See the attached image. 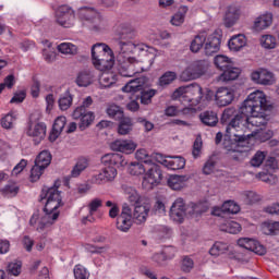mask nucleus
<instances>
[{
  "instance_id": "nucleus-1",
  "label": "nucleus",
  "mask_w": 279,
  "mask_h": 279,
  "mask_svg": "<svg viewBox=\"0 0 279 279\" xmlns=\"http://www.w3.org/2000/svg\"><path fill=\"white\" fill-rule=\"evenodd\" d=\"M271 104L264 92L251 93L239 108L238 114L228 123L223 138L227 151H241L250 136H256L267 125V111Z\"/></svg>"
},
{
  "instance_id": "nucleus-2",
  "label": "nucleus",
  "mask_w": 279,
  "mask_h": 279,
  "mask_svg": "<svg viewBox=\"0 0 279 279\" xmlns=\"http://www.w3.org/2000/svg\"><path fill=\"white\" fill-rule=\"evenodd\" d=\"M100 162L105 167L90 179L92 184H98L99 186L104 184H111V182L117 180V175H119L117 169L128 167L125 156L119 153H109L104 155Z\"/></svg>"
},
{
  "instance_id": "nucleus-3",
  "label": "nucleus",
  "mask_w": 279,
  "mask_h": 279,
  "mask_svg": "<svg viewBox=\"0 0 279 279\" xmlns=\"http://www.w3.org/2000/svg\"><path fill=\"white\" fill-rule=\"evenodd\" d=\"M119 49L117 60L120 75L122 77H134L137 73H143V63L132 57V53H134V43L120 41Z\"/></svg>"
},
{
  "instance_id": "nucleus-4",
  "label": "nucleus",
  "mask_w": 279,
  "mask_h": 279,
  "mask_svg": "<svg viewBox=\"0 0 279 279\" xmlns=\"http://www.w3.org/2000/svg\"><path fill=\"white\" fill-rule=\"evenodd\" d=\"M92 62L97 71H110L114 66V53L106 44L92 47Z\"/></svg>"
},
{
  "instance_id": "nucleus-5",
  "label": "nucleus",
  "mask_w": 279,
  "mask_h": 279,
  "mask_svg": "<svg viewBox=\"0 0 279 279\" xmlns=\"http://www.w3.org/2000/svg\"><path fill=\"white\" fill-rule=\"evenodd\" d=\"M78 19L83 27L90 32H101L106 25L101 13L94 8L83 7L78 10Z\"/></svg>"
},
{
  "instance_id": "nucleus-6",
  "label": "nucleus",
  "mask_w": 279,
  "mask_h": 279,
  "mask_svg": "<svg viewBox=\"0 0 279 279\" xmlns=\"http://www.w3.org/2000/svg\"><path fill=\"white\" fill-rule=\"evenodd\" d=\"M147 88V77L142 76L129 81L123 87L122 93H141V104L144 106H149L151 104V98L156 95V89H145Z\"/></svg>"
},
{
  "instance_id": "nucleus-7",
  "label": "nucleus",
  "mask_w": 279,
  "mask_h": 279,
  "mask_svg": "<svg viewBox=\"0 0 279 279\" xmlns=\"http://www.w3.org/2000/svg\"><path fill=\"white\" fill-rule=\"evenodd\" d=\"M209 63L207 60H199L187 66L180 75L182 82H191L193 80H199L202 75H206Z\"/></svg>"
},
{
  "instance_id": "nucleus-8",
  "label": "nucleus",
  "mask_w": 279,
  "mask_h": 279,
  "mask_svg": "<svg viewBox=\"0 0 279 279\" xmlns=\"http://www.w3.org/2000/svg\"><path fill=\"white\" fill-rule=\"evenodd\" d=\"M160 182H162V170H160V166L156 165V162L148 165L142 181L143 189L145 191H151Z\"/></svg>"
},
{
  "instance_id": "nucleus-9",
  "label": "nucleus",
  "mask_w": 279,
  "mask_h": 279,
  "mask_svg": "<svg viewBox=\"0 0 279 279\" xmlns=\"http://www.w3.org/2000/svg\"><path fill=\"white\" fill-rule=\"evenodd\" d=\"M58 217H60V213L58 211H44L41 217L38 214H34L29 220V225L36 226L38 223L36 228L37 232H45V230L51 228L58 221Z\"/></svg>"
},
{
  "instance_id": "nucleus-10",
  "label": "nucleus",
  "mask_w": 279,
  "mask_h": 279,
  "mask_svg": "<svg viewBox=\"0 0 279 279\" xmlns=\"http://www.w3.org/2000/svg\"><path fill=\"white\" fill-rule=\"evenodd\" d=\"M251 80L254 84H259L260 86H272V84H276V76L272 72L263 68L253 71Z\"/></svg>"
},
{
  "instance_id": "nucleus-11",
  "label": "nucleus",
  "mask_w": 279,
  "mask_h": 279,
  "mask_svg": "<svg viewBox=\"0 0 279 279\" xmlns=\"http://www.w3.org/2000/svg\"><path fill=\"white\" fill-rule=\"evenodd\" d=\"M26 134L33 138L35 145H40V142L45 141V136H47V125L43 122H28Z\"/></svg>"
},
{
  "instance_id": "nucleus-12",
  "label": "nucleus",
  "mask_w": 279,
  "mask_h": 279,
  "mask_svg": "<svg viewBox=\"0 0 279 279\" xmlns=\"http://www.w3.org/2000/svg\"><path fill=\"white\" fill-rule=\"evenodd\" d=\"M57 23L61 27H73L75 25V12L69 5H61L57 11Z\"/></svg>"
},
{
  "instance_id": "nucleus-13",
  "label": "nucleus",
  "mask_w": 279,
  "mask_h": 279,
  "mask_svg": "<svg viewBox=\"0 0 279 279\" xmlns=\"http://www.w3.org/2000/svg\"><path fill=\"white\" fill-rule=\"evenodd\" d=\"M132 223H134L132 208H130L129 204H124L121 214L117 218V228L120 232H128L132 228Z\"/></svg>"
},
{
  "instance_id": "nucleus-14",
  "label": "nucleus",
  "mask_w": 279,
  "mask_h": 279,
  "mask_svg": "<svg viewBox=\"0 0 279 279\" xmlns=\"http://www.w3.org/2000/svg\"><path fill=\"white\" fill-rule=\"evenodd\" d=\"M170 218L175 221V223H183L186 219V203L183 198H177L170 208Z\"/></svg>"
},
{
  "instance_id": "nucleus-15",
  "label": "nucleus",
  "mask_w": 279,
  "mask_h": 279,
  "mask_svg": "<svg viewBox=\"0 0 279 279\" xmlns=\"http://www.w3.org/2000/svg\"><path fill=\"white\" fill-rule=\"evenodd\" d=\"M138 144L132 140H116L110 144L112 151H120L121 154H134Z\"/></svg>"
},
{
  "instance_id": "nucleus-16",
  "label": "nucleus",
  "mask_w": 279,
  "mask_h": 279,
  "mask_svg": "<svg viewBox=\"0 0 279 279\" xmlns=\"http://www.w3.org/2000/svg\"><path fill=\"white\" fill-rule=\"evenodd\" d=\"M238 245L244 250H248V252L258 254V256H265L267 254V248L254 239L241 238L238 240Z\"/></svg>"
},
{
  "instance_id": "nucleus-17",
  "label": "nucleus",
  "mask_w": 279,
  "mask_h": 279,
  "mask_svg": "<svg viewBox=\"0 0 279 279\" xmlns=\"http://www.w3.org/2000/svg\"><path fill=\"white\" fill-rule=\"evenodd\" d=\"M215 101L220 108L230 106L234 101V89L228 87L218 88L215 94Z\"/></svg>"
},
{
  "instance_id": "nucleus-18",
  "label": "nucleus",
  "mask_w": 279,
  "mask_h": 279,
  "mask_svg": "<svg viewBox=\"0 0 279 279\" xmlns=\"http://www.w3.org/2000/svg\"><path fill=\"white\" fill-rule=\"evenodd\" d=\"M151 210V205L149 203H142L141 205H135L132 214L133 223L137 226H143L145 221H147V217H149V213Z\"/></svg>"
},
{
  "instance_id": "nucleus-19",
  "label": "nucleus",
  "mask_w": 279,
  "mask_h": 279,
  "mask_svg": "<svg viewBox=\"0 0 279 279\" xmlns=\"http://www.w3.org/2000/svg\"><path fill=\"white\" fill-rule=\"evenodd\" d=\"M72 117L75 121H80L78 128L82 132L95 121V114L92 111H84V109H75Z\"/></svg>"
},
{
  "instance_id": "nucleus-20",
  "label": "nucleus",
  "mask_w": 279,
  "mask_h": 279,
  "mask_svg": "<svg viewBox=\"0 0 279 279\" xmlns=\"http://www.w3.org/2000/svg\"><path fill=\"white\" fill-rule=\"evenodd\" d=\"M271 23H274V14L266 12L254 20L253 29L255 32H263L271 27Z\"/></svg>"
},
{
  "instance_id": "nucleus-21",
  "label": "nucleus",
  "mask_w": 279,
  "mask_h": 279,
  "mask_svg": "<svg viewBox=\"0 0 279 279\" xmlns=\"http://www.w3.org/2000/svg\"><path fill=\"white\" fill-rule=\"evenodd\" d=\"M75 82L81 88H86L90 86V84L95 82V71L90 69L80 71L77 73Z\"/></svg>"
},
{
  "instance_id": "nucleus-22",
  "label": "nucleus",
  "mask_w": 279,
  "mask_h": 279,
  "mask_svg": "<svg viewBox=\"0 0 279 279\" xmlns=\"http://www.w3.org/2000/svg\"><path fill=\"white\" fill-rule=\"evenodd\" d=\"M65 125H66V117L60 116L54 120L52 130L49 134L50 143H56V141H58V138L62 134V130H64Z\"/></svg>"
},
{
  "instance_id": "nucleus-23",
  "label": "nucleus",
  "mask_w": 279,
  "mask_h": 279,
  "mask_svg": "<svg viewBox=\"0 0 279 279\" xmlns=\"http://www.w3.org/2000/svg\"><path fill=\"white\" fill-rule=\"evenodd\" d=\"M221 47V39L217 35H209L205 41V53L207 56H213L217 53Z\"/></svg>"
},
{
  "instance_id": "nucleus-24",
  "label": "nucleus",
  "mask_w": 279,
  "mask_h": 279,
  "mask_svg": "<svg viewBox=\"0 0 279 279\" xmlns=\"http://www.w3.org/2000/svg\"><path fill=\"white\" fill-rule=\"evenodd\" d=\"M124 195L126 196V199H129L130 204L132 206H140L141 204H145L143 202V196L138 194V191L132 186H123Z\"/></svg>"
},
{
  "instance_id": "nucleus-25",
  "label": "nucleus",
  "mask_w": 279,
  "mask_h": 279,
  "mask_svg": "<svg viewBox=\"0 0 279 279\" xmlns=\"http://www.w3.org/2000/svg\"><path fill=\"white\" fill-rule=\"evenodd\" d=\"M241 75V70L239 68H234L229 65L225 70H222L221 75L218 76V82H232L236 80Z\"/></svg>"
},
{
  "instance_id": "nucleus-26",
  "label": "nucleus",
  "mask_w": 279,
  "mask_h": 279,
  "mask_svg": "<svg viewBox=\"0 0 279 279\" xmlns=\"http://www.w3.org/2000/svg\"><path fill=\"white\" fill-rule=\"evenodd\" d=\"M44 199L50 202H62V195L58 187L44 189L40 194V202H44Z\"/></svg>"
},
{
  "instance_id": "nucleus-27",
  "label": "nucleus",
  "mask_w": 279,
  "mask_h": 279,
  "mask_svg": "<svg viewBox=\"0 0 279 279\" xmlns=\"http://www.w3.org/2000/svg\"><path fill=\"white\" fill-rule=\"evenodd\" d=\"M186 182H189V177L174 174L168 179V186L172 191H181V189L186 186Z\"/></svg>"
},
{
  "instance_id": "nucleus-28",
  "label": "nucleus",
  "mask_w": 279,
  "mask_h": 279,
  "mask_svg": "<svg viewBox=\"0 0 279 279\" xmlns=\"http://www.w3.org/2000/svg\"><path fill=\"white\" fill-rule=\"evenodd\" d=\"M118 77L112 72H104L99 77V85L102 88H114L117 86Z\"/></svg>"
},
{
  "instance_id": "nucleus-29",
  "label": "nucleus",
  "mask_w": 279,
  "mask_h": 279,
  "mask_svg": "<svg viewBox=\"0 0 279 279\" xmlns=\"http://www.w3.org/2000/svg\"><path fill=\"white\" fill-rule=\"evenodd\" d=\"M208 38V33L201 32L198 35L194 37L190 45V49L193 53H198V51L206 45V40Z\"/></svg>"
},
{
  "instance_id": "nucleus-30",
  "label": "nucleus",
  "mask_w": 279,
  "mask_h": 279,
  "mask_svg": "<svg viewBox=\"0 0 279 279\" xmlns=\"http://www.w3.org/2000/svg\"><path fill=\"white\" fill-rule=\"evenodd\" d=\"M194 97H196V99H202V86L197 83L185 86V99L191 102L195 99Z\"/></svg>"
},
{
  "instance_id": "nucleus-31",
  "label": "nucleus",
  "mask_w": 279,
  "mask_h": 279,
  "mask_svg": "<svg viewBox=\"0 0 279 279\" xmlns=\"http://www.w3.org/2000/svg\"><path fill=\"white\" fill-rule=\"evenodd\" d=\"M119 121L118 134H120V136H128V134H131L132 130H134L132 119L122 117Z\"/></svg>"
},
{
  "instance_id": "nucleus-32",
  "label": "nucleus",
  "mask_w": 279,
  "mask_h": 279,
  "mask_svg": "<svg viewBox=\"0 0 279 279\" xmlns=\"http://www.w3.org/2000/svg\"><path fill=\"white\" fill-rule=\"evenodd\" d=\"M199 120L204 125L208 128H215L217 123H219V118H217V113L214 111H204L199 114Z\"/></svg>"
},
{
  "instance_id": "nucleus-33",
  "label": "nucleus",
  "mask_w": 279,
  "mask_h": 279,
  "mask_svg": "<svg viewBox=\"0 0 279 279\" xmlns=\"http://www.w3.org/2000/svg\"><path fill=\"white\" fill-rule=\"evenodd\" d=\"M228 45L230 51H241V49L247 45L245 35H235L231 37Z\"/></svg>"
},
{
  "instance_id": "nucleus-34",
  "label": "nucleus",
  "mask_w": 279,
  "mask_h": 279,
  "mask_svg": "<svg viewBox=\"0 0 279 279\" xmlns=\"http://www.w3.org/2000/svg\"><path fill=\"white\" fill-rule=\"evenodd\" d=\"M88 169V159L80 158L71 170L70 178H80Z\"/></svg>"
},
{
  "instance_id": "nucleus-35",
  "label": "nucleus",
  "mask_w": 279,
  "mask_h": 279,
  "mask_svg": "<svg viewBox=\"0 0 279 279\" xmlns=\"http://www.w3.org/2000/svg\"><path fill=\"white\" fill-rule=\"evenodd\" d=\"M175 80H178V74L173 71H168L159 77L158 86H160L161 88H166V86L173 84Z\"/></svg>"
},
{
  "instance_id": "nucleus-36",
  "label": "nucleus",
  "mask_w": 279,
  "mask_h": 279,
  "mask_svg": "<svg viewBox=\"0 0 279 279\" xmlns=\"http://www.w3.org/2000/svg\"><path fill=\"white\" fill-rule=\"evenodd\" d=\"M119 36L121 40H133V38H136V28H134V26L124 24L121 27Z\"/></svg>"
},
{
  "instance_id": "nucleus-37",
  "label": "nucleus",
  "mask_w": 279,
  "mask_h": 279,
  "mask_svg": "<svg viewBox=\"0 0 279 279\" xmlns=\"http://www.w3.org/2000/svg\"><path fill=\"white\" fill-rule=\"evenodd\" d=\"M35 165H38L39 167H44V169H47V167L51 165V153H49V150L40 151L37 158L35 159Z\"/></svg>"
},
{
  "instance_id": "nucleus-38",
  "label": "nucleus",
  "mask_w": 279,
  "mask_h": 279,
  "mask_svg": "<svg viewBox=\"0 0 279 279\" xmlns=\"http://www.w3.org/2000/svg\"><path fill=\"white\" fill-rule=\"evenodd\" d=\"M148 166H145L138 161L131 162L129 166V173L131 175H145Z\"/></svg>"
},
{
  "instance_id": "nucleus-39",
  "label": "nucleus",
  "mask_w": 279,
  "mask_h": 279,
  "mask_svg": "<svg viewBox=\"0 0 279 279\" xmlns=\"http://www.w3.org/2000/svg\"><path fill=\"white\" fill-rule=\"evenodd\" d=\"M222 232H228L229 234H239L241 231V225L236 221H227L220 226Z\"/></svg>"
},
{
  "instance_id": "nucleus-40",
  "label": "nucleus",
  "mask_w": 279,
  "mask_h": 279,
  "mask_svg": "<svg viewBox=\"0 0 279 279\" xmlns=\"http://www.w3.org/2000/svg\"><path fill=\"white\" fill-rule=\"evenodd\" d=\"M57 49L64 56H76L77 53V46L73 45L72 43H62Z\"/></svg>"
},
{
  "instance_id": "nucleus-41",
  "label": "nucleus",
  "mask_w": 279,
  "mask_h": 279,
  "mask_svg": "<svg viewBox=\"0 0 279 279\" xmlns=\"http://www.w3.org/2000/svg\"><path fill=\"white\" fill-rule=\"evenodd\" d=\"M214 63L216 64L217 69L225 71L232 64V61L227 56L218 54L215 57Z\"/></svg>"
},
{
  "instance_id": "nucleus-42",
  "label": "nucleus",
  "mask_w": 279,
  "mask_h": 279,
  "mask_svg": "<svg viewBox=\"0 0 279 279\" xmlns=\"http://www.w3.org/2000/svg\"><path fill=\"white\" fill-rule=\"evenodd\" d=\"M229 247L228 243L216 242L209 250V254L211 256H221V254H226V252H228Z\"/></svg>"
},
{
  "instance_id": "nucleus-43",
  "label": "nucleus",
  "mask_w": 279,
  "mask_h": 279,
  "mask_svg": "<svg viewBox=\"0 0 279 279\" xmlns=\"http://www.w3.org/2000/svg\"><path fill=\"white\" fill-rule=\"evenodd\" d=\"M241 197L245 204H256L260 202V195L254 191H244L241 193Z\"/></svg>"
},
{
  "instance_id": "nucleus-44",
  "label": "nucleus",
  "mask_w": 279,
  "mask_h": 279,
  "mask_svg": "<svg viewBox=\"0 0 279 279\" xmlns=\"http://www.w3.org/2000/svg\"><path fill=\"white\" fill-rule=\"evenodd\" d=\"M222 211L229 213V215H236L241 211V207L234 201H226L222 204Z\"/></svg>"
},
{
  "instance_id": "nucleus-45",
  "label": "nucleus",
  "mask_w": 279,
  "mask_h": 279,
  "mask_svg": "<svg viewBox=\"0 0 279 279\" xmlns=\"http://www.w3.org/2000/svg\"><path fill=\"white\" fill-rule=\"evenodd\" d=\"M135 158L136 160H141V162H144V165L149 166L153 165L151 162V155L147 153L145 148H140L135 151Z\"/></svg>"
},
{
  "instance_id": "nucleus-46",
  "label": "nucleus",
  "mask_w": 279,
  "mask_h": 279,
  "mask_svg": "<svg viewBox=\"0 0 279 279\" xmlns=\"http://www.w3.org/2000/svg\"><path fill=\"white\" fill-rule=\"evenodd\" d=\"M72 105H73V96H71V94L65 93L59 98L60 110H69Z\"/></svg>"
},
{
  "instance_id": "nucleus-47",
  "label": "nucleus",
  "mask_w": 279,
  "mask_h": 279,
  "mask_svg": "<svg viewBox=\"0 0 279 279\" xmlns=\"http://www.w3.org/2000/svg\"><path fill=\"white\" fill-rule=\"evenodd\" d=\"M15 121H16V116L13 112H11V113H8L5 117H3L0 120V123L4 130H12L14 128Z\"/></svg>"
},
{
  "instance_id": "nucleus-48",
  "label": "nucleus",
  "mask_w": 279,
  "mask_h": 279,
  "mask_svg": "<svg viewBox=\"0 0 279 279\" xmlns=\"http://www.w3.org/2000/svg\"><path fill=\"white\" fill-rule=\"evenodd\" d=\"M180 10H182V11L174 14L171 19V25H174L175 27H180V25H182V23H184V16H185L184 14H186V12H189L187 7H181Z\"/></svg>"
},
{
  "instance_id": "nucleus-49",
  "label": "nucleus",
  "mask_w": 279,
  "mask_h": 279,
  "mask_svg": "<svg viewBox=\"0 0 279 279\" xmlns=\"http://www.w3.org/2000/svg\"><path fill=\"white\" fill-rule=\"evenodd\" d=\"M107 114L108 117H111V119H116V121L123 119V111L121 110V107L117 105H110L107 108Z\"/></svg>"
},
{
  "instance_id": "nucleus-50",
  "label": "nucleus",
  "mask_w": 279,
  "mask_h": 279,
  "mask_svg": "<svg viewBox=\"0 0 279 279\" xmlns=\"http://www.w3.org/2000/svg\"><path fill=\"white\" fill-rule=\"evenodd\" d=\"M20 187L15 183H9L4 187H2L1 192L3 195L8 197H16L19 195Z\"/></svg>"
},
{
  "instance_id": "nucleus-51",
  "label": "nucleus",
  "mask_w": 279,
  "mask_h": 279,
  "mask_svg": "<svg viewBox=\"0 0 279 279\" xmlns=\"http://www.w3.org/2000/svg\"><path fill=\"white\" fill-rule=\"evenodd\" d=\"M203 213L204 210L201 204L191 203L186 205V217H197V215H202Z\"/></svg>"
},
{
  "instance_id": "nucleus-52",
  "label": "nucleus",
  "mask_w": 279,
  "mask_h": 279,
  "mask_svg": "<svg viewBox=\"0 0 279 279\" xmlns=\"http://www.w3.org/2000/svg\"><path fill=\"white\" fill-rule=\"evenodd\" d=\"M73 272H74V278L75 279H88V278H90V272H88V269H86V267H84L80 264L74 266Z\"/></svg>"
},
{
  "instance_id": "nucleus-53",
  "label": "nucleus",
  "mask_w": 279,
  "mask_h": 279,
  "mask_svg": "<svg viewBox=\"0 0 279 279\" xmlns=\"http://www.w3.org/2000/svg\"><path fill=\"white\" fill-rule=\"evenodd\" d=\"M260 45L264 49H276V37L272 35H264L260 37Z\"/></svg>"
},
{
  "instance_id": "nucleus-54",
  "label": "nucleus",
  "mask_w": 279,
  "mask_h": 279,
  "mask_svg": "<svg viewBox=\"0 0 279 279\" xmlns=\"http://www.w3.org/2000/svg\"><path fill=\"white\" fill-rule=\"evenodd\" d=\"M64 204L62 202L58 201H46L45 207H44V213H59L58 208L60 206H63Z\"/></svg>"
},
{
  "instance_id": "nucleus-55",
  "label": "nucleus",
  "mask_w": 279,
  "mask_h": 279,
  "mask_svg": "<svg viewBox=\"0 0 279 279\" xmlns=\"http://www.w3.org/2000/svg\"><path fill=\"white\" fill-rule=\"evenodd\" d=\"M45 169L46 168H44L43 166L35 163L31 170V181L38 182V180H40V175H43V173H45Z\"/></svg>"
},
{
  "instance_id": "nucleus-56",
  "label": "nucleus",
  "mask_w": 279,
  "mask_h": 279,
  "mask_svg": "<svg viewBox=\"0 0 279 279\" xmlns=\"http://www.w3.org/2000/svg\"><path fill=\"white\" fill-rule=\"evenodd\" d=\"M256 178L262 182H266V184H276L278 182V178L269 172H259Z\"/></svg>"
},
{
  "instance_id": "nucleus-57",
  "label": "nucleus",
  "mask_w": 279,
  "mask_h": 279,
  "mask_svg": "<svg viewBox=\"0 0 279 279\" xmlns=\"http://www.w3.org/2000/svg\"><path fill=\"white\" fill-rule=\"evenodd\" d=\"M195 267V262L193 258L189 256H184L181 262V270L184 271V274L191 272V270Z\"/></svg>"
},
{
  "instance_id": "nucleus-58",
  "label": "nucleus",
  "mask_w": 279,
  "mask_h": 279,
  "mask_svg": "<svg viewBox=\"0 0 279 279\" xmlns=\"http://www.w3.org/2000/svg\"><path fill=\"white\" fill-rule=\"evenodd\" d=\"M267 158V153L258 150L251 159L252 167H260Z\"/></svg>"
},
{
  "instance_id": "nucleus-59",
  "label": "nucleus",
  "mask_w": 279,
  "mask_h": 279,
  "mask_svg": "<svg viewBox=\"0 0 279 279\" xmlns=\"http://www.w3.org/2000/svg\"><path fill=\"white\" fill-rule=\"evenodd\" d=\"M104 205V201L101 198H94L88 204L89 217H93L99 208Z\"/></svg>"
},
{
  "instance_id": "nucleus-60",
  "label": "nucleus",
  "mask_w": 279,
  "mask_h": 279,
  "mask_svg": "<svg viewBox=\"0 0 279 279\" xmlns=\"http://www.w3.org/2000/svg\"><path fill=\"white\" fill-rule=\"evenodd\" d=\"M239 113H236V110L234 108H227L222 112L221 121L222 123H229L234 119Z\"/></svg>"
},
{
  "instance_id": "nucleus-61",
  "label": "nucleus",
  "mask_w": 279,
  "mask_h": 279,
  "mask_svg": "<svg viewBox=\"0 0 279 279\" xmlns=\"http://www.w3.org/2000/svg\"><path fill=\"white\" fill-rule=\"evenodd\" d=\"M236 19H239V9H236L235 7H229L226 13V21L234 23Z\"/></svg>"
},
{
  "instance_id": "nucleus-62",
  "label": "nucleus",
  "mask_w": 279,
  "mask_h": 279,
  "mask_svg": "<svg viewBox=\"0 0 279 279\" xmlns=\"http://www.w3.org/2000/svg\"><path fill=\"white\" fill-rule=\"evenodd\" d=\"M23 264L21 262H12L8 265V271L12 276H20Z\"/></svg>"
},
{
  "instance_id": "nucleus-63",
  "label": "nucleus",
  "mask_w": 279,
  "mask_h": 279,
  "mask_svg": "<svg viewBox=\"0 0 279 279\" xmlns=\"http://www.w3.org/2000/svg\"><path fill=\"white\" fill-rule=\"evenodd\" d=\"M171 169L173 171L178 170V169H184L185 165H186V160H184L183 157H172V161H171Z\"/></svg>"
},
{
  "instance_id": "nucleus-64",
  "label": "nucleus",
  "mask_w": 279,
  "mask_h": 279,
  "mask_svg": "<svg viewBox=\"0 0 279 279\" xmlns=\"http://www.w3.org/2000/svg\"><path fill=\"white\" fill-rule=\"evenodd\" d=\"M265 234H278L279 233V222H272L265 225L263 227Z\"/></svg>"
}]
</instances>
